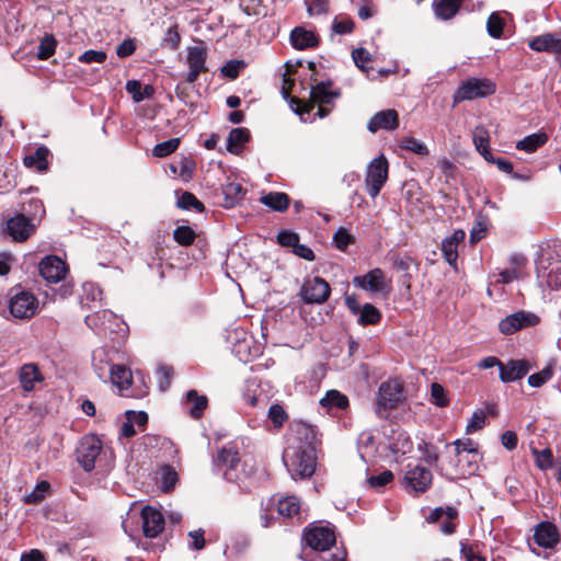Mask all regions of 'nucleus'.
<instances>
[{
  "label": "nucleus",
  "mask_w": 561,
  "mask_h": 561,
  "mask_svg": "<svg viewBox=\"0 0 561 561\" xmlns=\"http://www.w3.org/2000/svg\"><path fill=\"white\" fill-rule=\"evenodd\" d=\"M48 148L41 146L33 153L25 156L23 162L26 168L44 172L48 169Z\"/></svg>",
  "instance_id": "nucleus-27"
},
{
  "label": "nucleus",
  "mask_w": 561,
  "mask_h": 561,
  "mask_svg": "<svg viewBox=\"0 0 561 561\" xmlns=\"http://www.w3.org/2000/svg\"><path fill=\"white\" fill-rule=\"evenodd\" d=\"M268 416L276 426H280L287 419L284 409L278 404H273L268 410Z\"/></svg>",
  "instance_id": "nucleus-60"
},
{
  "label": "nucleus",
  "mask_w": 561,
  "mask_h": 561,
  "mask_svg": "<svg viewBox=\"0 0 561 561\" xmlns=\"http://www.w3.org/2000/svg\"><path fill=\"white\" fill-rule=\"evenodd\" d=\"M207 49L204 46H191L187 48L186 62L188 72L186 81L194 83L202 72L207 71L206 67Z\"/></svg>",
  "instance_id": "nucleus-15"
},
{
  "label": "nucleus",
  "mask_w": 561,
  "mask_h": 561,
  "mask_svg": "<svg viewBox=\"0 0 561 561\" xmlns=\"http://www.w3.org/2000/svg\"><path fill=\"white\" fill-rule=\"evenodd\" d=\"M548 141L546 133H535L517 141L516 149L528 153L535 152Z\"/></svg>",
  "instance_id": "nucleus-30"
},
{
  "label": "nucleus",
  "mask_w": 561,
  "mask_h": 561,
  "mask_svg": "<svg viewBox=\"0 0 561 561\" xmlns=\"http://www.w3.org/2000/svg\"><path fill=\"white\" fill-rule=\"evenodd\" d=\"M7 229L14 241L23 242L35 232V225L24 214H20L8 220Z\"/></svg>",
  "instance_id": "nucleus-16"
},
{
  "label": "nucleus",
  "mask_w": 561,
  "mask_h": 561,
  "mask_svg": "<svg viewBox=\"0 0 561 561\" xmlns=\"http://www.w3.org/2000/svg\"><path fill=\"white\" fill-rule=\"evenodd\" d=\"M38 308L37 298L30 291H19L9 299V310L15 319H30Z\"/></svg>",
  "instance_id": "nucleus-7"
},
{
  "label": "nucleus",
  "mask_w": 561,
  "mask_h": 561,
  "mask_svg": "<svg viewBox=\"0 0 561 561\" xmlns=\"http://www.w3.org/2000/svg\"><path fill=\"white\" fill-rule=\"evenodd\" d=\"M535 542L546 549L556 547L560 541V535L557 527L550 522L538 524L534 533Z\"/></svg>",
  "instance_id": "nucleus-19"
},
{
  "label": "nucleus",
  "mask_w": 561,
  "mask_h": 561,
  "mask_svg": "<svg viewBox=\"0 0 561 561\" xmlns=\"http://www.w3.org/2000/svg\"><path fill=\"white\" fill-rule=\"evenodd\" d=\"M473 144L477 148V150L480 152V154H488L489 153V133L488 130L482 127L478 126L474 128L472 133Z\"/></svg>",
  "instance_id": "nucleus-37"
},
{
  "label": "nucleus",
  "mask_w": 561,
  "mask_h": 561,
  "mask_svg": "<svg viewBox=\"0 0 561 561\" xmlns=\"http://www.w3.org/2000/svg\"><path fill=\"white\" fill-rule=\"evenodd\" d=\"M414 263L413 259L409 255H397L393 259V266L397 271L402 273H408L412 264Z\"/></svg>",
  "instance_id": "nucleus-63"
},
{
  "label": "nucleus",
  "mask_w": 561,
  "mask_h": 561,
  "mask_svg": "<svg viewBox=\"0 0 561 561\" xmlns=\"http://www.w3.org/2000/svg\"><path fill=\"white\" fill-rule=\"evenodd\" d=\"M320 404L323 408L332 409H345L348 405V399L345 394L337 390H329L325 396L320 400Z\"/></svg>",
  "instance_id": "nucleus-34"
},
{
  "label": "nucleus",
  "mask_w": 561,
  "mask_h": 561,
  "mask_svg": "<svg viewBox=\"0 0 561 561\" xmlns=\"http://www.w3.org/2000/svg\"><path fill=\"white\" fill-rule=\"evenodd\" d=\"M173 237L178 243L187 247L194 242L196 234L191 227L181 226L174 230Z\"/></svg>",
  "instance_id": "nucleus-44"
},
{
  "label": "nucleus",
  "mask_w": 561,
  "mask_h": 561,
  "mask_svg": "<svg viewBox=\"0 0 561 561\" xmlns=\"http://www.w3.org/2000/svg\"><path fill=\"white\" fill-rule=\"evenodd\" d=\"M290 42L296 49L300 50L318 45V38L314 33L301 26H297L291 31Z\"/></svg>",
  "instance_id": "nucleus-26"
},
{
  "label": "nucleus",
  "mask_w": 561,
  "mask_h": 561,
  "mask_svg": "<svg viewBox=\"0 0 561 561\" xmlns=\"http://www.w3.org/2000/svg\"><path fill=\"white\" fill-rule=\"evenodd\" d=\"M278 243L283 247H291L295 249L299 242V237L295 232L280 231L277 236Z\"/></svg>",
  "instance_id": "nucleus-61"
},
{
  "label": "nucleus",
  "mask_w": 561,
  "mask_h": 561,
  "mask_svg": "<svg viewBox=\"0 0 561 561\" xmlns=\"http://www.w3.org/2000/svg\"><path fill=\"white\" fill-rule=\"evenodd\" d=\"M504 21L497 13H492L486 22V28L490 36L500 38L503 34Z\"/></svg>",
  "instance_id": "nucleus-46"
},
{
  "label": "nucleus",
  "mask_w": 561,
  "mask_h": 561,
  "mask_svg": "<svg viewBox=\"0 0 561 561\" xmlns=\"http://www.w3.org/2000/svg\"><path fill=\"white\" fill-rule=\"evenodd\" d=\"M126 91L133 95L135 102H140L145 99H150L153 94V88L151 85H145L137 80H129L126 83Z\"/></svg>",
  "instance_id": "nucleus-35"
},
{
  "label": "nucleus",
  "mask_w": 561,
  "mask_h": 561,
  "mask_svg": "<svg viewBox=\"0 0 561 561\" xmlns=\"http://www.w3.org/2000/svg\"><path fill=\"white\" fill-rule=\"evenodd\" d=\"M249 138L250 134L247 128H233L227 139V150L231 153H239Z\"/></svg>",
  "instance_id": "nucleus-31"
},
{
  "label": "nucleus",
  "mask_w": 561,
  "mask_h": 561,
  "mask_svg": "<svg viewBox=\"0 0 561 561\" xmlns=\"http://www.w3.org/2000/svg\"><path fill=\"white\" fill-rule=\"evenodd\" d=\"M84 321L88 327L98 332L113 331L112 322H116V316L111 310L102 309L92 314H88Z\"/></svg>",
  "instance_id": "nucleus-23"
},
{
  "label": "nucleus",
  "mask_w": 561,
  "mask_h": 561,
  "mask_svg": "<svg viewBox=\"0 0 561 561\" xmlns=\"http://www.w3.org/2000/svg\"><path fill=\"white\" fill-rule=\"evenodd\" d=\"M328 11V0H310L308 2V13L310 15H320Z\"/></svg>",
  "instance_id": "nucleus-64"
},
{
  "label": "nucleus",
  "mask_w": 561,
  "mask_h": 561,
  "mask_svg": "<svg viewBox=\"0 0 561 561\" xmlns=\"http://www.w3.org/2000/svg\"><path fill=\"white\" fill-rule=\"evenodd\" d=\"M400 147L420 156H426L428 153L427 147L414 137L401 138Z\"/></svg>",
  "instance_id": "nucleus-41"
},
{
  "label": "nucleus",
  "mask_w": 561,
  "mask_h": 561,
  "mask_svg": "<svg viewBox=\"0 0 561 561\" xmlns=\"http://www.w3.org/2000/svg\"><path fill=\"white\" fill-rule=\"evenodd\" d=\"M106 59V53L103 50H87L80 57L79 60L84 64L98 62L102 64Z\"/></svg>",
  "instance_id": "nucleus-58"
},
{
  "label": "nucleus",
  "mask_w": 561,
  "mask_h": 561,
  "mask_svg": "<svg viewBox=\"0 0 561 561\" xmlns=\"http://www.w3.org/2000/svg\"><path fill=\"white\" fill-rule=\"evenodd\" d=\"M380 320L379 310L371 304H365L359 312L358 322L363 325L375 324Z\"/></svg>",
  "instance_id": "nucleus-38"
},
{
  "label": "nucleus",
  "mask_w": 561,
  "mask_h": 561,
  "mask_svg": "<svg viewBox=\"0 0 561 561\" xmlns=\"http://www.w3.org/2000/svg\"><path fill=\"white\" fill-rule=\"evenodd\" d=\"M178 206L182 209H192L194 208L198 213L204 211L205 207L202 202H199L194 194L190 192H184L178 199Z\"/></svg>",
  "instance_id": "nucleus-40"
},
{
  "label": "nucleus",
  "mask_w": 561,
  "mask_h": 561,
  "mask_svg": "<svg viewBox=\"0 0 561 561\" xmlns=\"http://www.w3.org/2000/svg\"><path fill=\"white\" fill-rule=\"evenodd\" d=\"M399 126V115L396 110L389 108L376 113L368 122L367 129L375 134L380 129L393 130Z\"/></svg>",
  "instance_id": "nucleus-18"
},
{
  "label": "nucleus",
  "mask_w": 561,
  "mask_h": 561,
  "mask_svg": "<svg viewBox=\"0 0 561 561\" xmlns=\"http://www.w3.org/2000/svg\"><path fill=\"white\" fill-rule=\"evenodd\" d=\"M261 203L273 210L284 211L288 208L289 197L285 193L273 192L266 195H263L260 198Z\"/></svg>",
  "instance_id": "nucleus-32"
},
{
  "label": "nucleus",
  "mask_w": 561,
  "mask_h": 561,
  "mask_svg": "<svg viewBox=\"0 0 561 561\" xmlns=\"http://www.w3.org/2000/svg\"><path fill=\"white\" fill-rule=\"evenodd\" d=\"M217 466L224 470V476L228 481L237 482L250 477L254 467L248 465V461H241L238 449L232 445L224 446L216 458Z\"/></svg>",
  "instance_id": "nucleus-2"
},
{
  "label": "nucleus",
  "mask_w": 561,
  "mask_h": 561,
  "mask_svg": "<svg viewBox=\"0 0 561 561\" xmlns=\"http://www.w3.org/2000/svg\"><path fill=\"white\" fill-rule=\"evenodd\" d=\"M101 442L95 436H85L77 449V459L85 471L95 467V459L101 451Z\"/></svg>",
  "instance_id": "nucleus-12"
},
{
  "label": "nucleus",
  "mask_w": 561,
  "mask_h": 561,
  "mask_svg": "<svg viewBox=\"0 0 561 561\" xmlns=\"http://www.w3.org/2000/svg\"><path fill=\"white\" fill-rule=\"evenodd\" d=\"M110 378L112 383L123 391L130 387L133 374L130 369L123 365H112L110 368Z\"/></svg>",
  "instance_id": "nucleus-28"
},
{
  "label": "nucleus",
  "mask_w": 561,
  "mask_h": 561,
  "mask_svg": "<svg viewBox=\"0 0 561 561\" xmlns=\"http://www.w3.org/2000/svg\"><path fill=\"white\" fill-rule=\"evenodd\" d=\"M352 57L355 65L363 71H368L366 64L371 60L370 53L365 48H357L352 51Z\"/></svg>",
  "instance_id": "nucleus-53"
},
{
  "label": "nucleus",
  "mask_w": 561,
  "mask_h": 561,
  "mask_svg": "<svg viewBox=\"0 0 561 561\" xmlns=\"http://www.w3.org/2000/svg\"><path fill=\"white\" fill-rule=\"evenodd\" d=\"M462 0H435L434 12L442 20L451 19L460 9Z\"/></svg>",
  "instance_id": "nucleus-29"
},
{
  "label": "nucleus",
  "mask_w": 561,
  "mask_h": 561,
  "mask_svg": "<svg viewBox=\"0 0 561 561\" xmlns=\"http://www.w3.org/2000/svg\"><path fill=\"white\" fill-rule=\"evenodd\" d=\"M431 396H432V399H433V402L437 405V407H446L449 402L446 393H445V389L443 386H440L439 383H433L432 387H431Z\"/></svg>",
  "instance_id": "nucleus-56"
},
{
  "label": "nucleus",
  "mask_w": 561,
  "mask_h": 561,
  "mask_svg": "<svg viewBox=\"0 0 561 561\" xmlns=\"http://www.w3.org/2000/svg\"><path fill=\"white\" fill-rule=\"evenodd\" d=\"M389 163L383 154L375 158L367 167L365 183L370 197L375 198L388 180Z\"/></svg>",
  "instance_id": "nucleus-6"
},
{
  "label": "nucleus",
  "mask_w": 561,
  "mask_h": 561,
  "mask_svg": "<svg viewBox=\"0 0 561 561\" xmlns=\"http://www.w3.org/2000/svg\"><path fill=\"white\" fill-rule=\"evenodd\" d=\"M56 41L51 35H46L37 47V57L45 60L55 54Z\"/></svg>",
  "instance_id": "nucleus-42"
},
{
  "label": "nucleus",
  "mask_w": 561,
  "mask_h": 561,
  "mask_svg": "<svg viewBox=\"0 0 561 561\" xmlns=\"http://www.w3.org/2000/svg\"><path fill=\"white\" fill-rule=\"evenodd\" d=\"M528 46L535 51H547L557 55L561 51V35L547 33L534 37Z\"/></svg>",
  "instance_id": "nucleus-21"
},
{
  "label": "nucleus",
  "mask_w": 561,
  "mask_h": 561,
  "mask_svg": "<svg viewBox=\"0 0 561 561\" xmlns=\"http://www.w3.org/2000/svg\"><path fill=\"white\" fill-rule=\"evenodd\" d=\"M50 484L47 481H41L36 484L35 489L28 494L24 495V502L27 504H37L42 502L48 492Z\"/></svg>",
  "instance_id": "nucleus-39"
},
{
  "label": "nucleus",
  "mask_w": 561,
  "mask_h": 561,
  "mask_svg": "<svg viewBox=\"0 0 561 561\" xmlns=\"http://www.w3.org/2000/svg\"><path fill=\"white\" fill-rule=\"evenodd\" d=\"M403 386L398 380H388L380 385L377 399V413L386 417L387 412L397 408L403 400Z\"/></svg>",
  "instance_id": "nucleus-5"
},
{
  "label": "nucleus",
  "mask_w": 561,
  "mask_h": 561,
  "mask_svg": "<svg viewBox=\"0 0 561 561\" xmlns=\"http://www.w3.org/2000/svg\"><path fill=\"white\" fill-rule=\"evenodd\" d=\"M38 271L45 280L56 284L65 278L68 268L66 263L58 256L47 255L39 262Z\"/></svg>",
  "instance_id": "nucleus-14"
},
{
  "label": "nucleus",
  "mask_w": 561,
  "mask_h": 561,
  "mask_svg": "<svg viewBox=\"0 0 561 561\" xmlns=\"http://www.w3.org/2000/svg\"><path fill=\"white\" fill-rule=\"evenodd\" d=\"M304 540L311 549L324 551L335 542V536L330 527L317 526L305 531Z\"/></svg>",
  "instance_id": "nucleus-13"
},
{
  "label": "nucleus",
  "mask_w": 561,
  "mask_h": 561,
  "mask_svg": "<svg viewBox=\"0 0 561 561\" xmlns=\"http://www.w3.org/2000/svg\"><path fill=\"white\" fill-rule=\"evenodd\" d=\"M293 442L284 451V462L291 478H309L316 470V428L307 423H298L293 428Z\"/></svg>",
  "instance_id": "nucleus-1"
},
{
  "label": "nucleus",
  "mask_w": 561,
  "mask_h": 561,
  "mask_svg": "<svg viewBox=\"0 0 561 561\" xmlns=\"http://www.w3.org/2000/svg\"><path fill=\"white\" fill-rule=\"evenodd\" d=\"M341 92L339 90H332V82H319L311 88L310 98L308 101H301L299 99H293L291 103L298 105L296 112L299 114L309 113L316 104L325 105L331 104L334 99L339 98Z\"/></svg>",
  "instance_id": "nucleus-4"
},
{
  "label": "nucleus",
  "mask_w": 561,
  "mask_h": 561,
  "mask_svg": "<svg viewBox=\"0 0 561 561\" xmlns=\"http://www.w3.org/2000/svg\"><path fill=\"white\" fill-rule=\"evenodd\" d=\"M354 237L345 228H340L333 236L335 247L342 251L354 243Z\"/></svg>",
  "instance_id": "nucleus-50"
},
{
  "label": "nucleus",
  "mask_w": 561,
  "mask_h": 561,
  "mask_svg": "<svg viewBox=\"0 0 561 561\" xmlns=\"http://www.w3.org/2000/svg\"><path fill=\"white\" fill-rule=\"evenodd\" d=\"M495 92V84L489 79H470L463 82L457 91L459 100H474Z\"/></svg>",
  "instance_id": "nucleus-11"
},
{
  "label": "nucleus",
  "mask_w": 561,
  "mask_h": 561,
  "mask_svg": "<svg viewBox=\"0 0 561 561\" xmlns=\"http://www.w3.org/2000/svg\"><path fill=\"white\" fill-rule=\"evenodd\" d=\"M330 293V285L323 278L316 276L305 279L299 296L306 304H322L327 301Z\"/></svg>",
  "instance_id": "nucleus-8"
},
{
  "label": "nucleus",
  "mask_w": 561,
  "mask_h": 561,
  "mask_svg": "<svg viewBox=\"0 0 561 561\" xmlns=\"http://www.w3.org/2000/svg\"><path fill=\"white\" fill-rule=\"evenodd\" d=\"M141 518L144 535L148 538L157 537L164 529L162 514L151 506H145L141 510Z\"/></svg>",
  "instance_id": "nucleus-17"
},
{
  "label": "nucleus",
  "mask_w": 561,
  "mask_h": 561,
  "mask_svg": "<svg viewBox=\"0 0 561 561\" xmlns=\"http://www.w3.org/2000/svg\"><path fill=\"white\" fill-rule=\"evenodd\" d=\"M432 472L421 466L408 469L403 476V486L407 491L423 493L432 484Z\"/></svg>",
  "instance_id": "nucleus-10"
},
{
  "label": "nucleus",
  "mask_w": 561,
  "mask_h": 561,
  "mask_svg": "<svg viewBox=\"0 0 561 561\" xmlns=\"http://www.w3.org/2000/svg\"><path fill=\"white\" fill-rule=\"evenodd\" d=\"M539 320L540 319L537 314L520 310L501 320L499 323V330L502 334L511 335L524 328L538 324Z\"/></svg>",
  "instance_id": "nucleus-9"
},
{
  "label": "nucleus",
  "mask_w": 561,
  "mask_h": 561,
  "mask_svg": "<svg viewBox=\"0 0 561 561\" xmlns=\"http://www.w3.org/2000/svg\"><path fill=\"white\" fill-rule=\"evenodd\" d=\"M458 516V512L456 508L454 507H446V508H443V507H436L435 510H433L428 516V522L431 523H438V522H442L443 519H445L446 517L448 518H457Z\"/></svg>",
  "instance_id": "nucleus-48"
},
{
  "label": "nucleus",
  "mask_w": 561,
  "mask_h": 561,
  "mask_svg": "<svg viewBox=\"0 0 561 561\" xmlns=\"http://www.w3.org/2000/svg\"><path fill=\"white\" fill-rule=\"evenodd\" d=\"M277 511L282 516L293 517L300 511V501L296 496H285L278 501Z\"/></svg>",
  "instance_id": "nucleus-36"
},
{
  "label": "nucleus",
  "mask_w": 561,
  "mask_h": 561,
  "mask_svg": "<svg viewBox=\"0 0 561 561\" xmlns=\"http://www.w3.org/2000/svg\"><path fill=\"white\" fill-rule=\"evenodd\" d=\"M225 206L233 207L244 195V188L240 183L230 182L222 187Z\"/></svg>",
  "instance_id": "nucleus-33"
},
{
  "label": "nucleus",
  "mask_w": 561,
  "mask_h": 561,
  "mask_svg": "<svg viewBox=\"0 0 561 561\" xmlns=\"http://www.w3.org/2000/svg\"><path fill=\"white\" fill-rule=\"evenodd\" d=\"M442 252H443L445 260L450 265H455L457 257H458L457 245L454 244L453 242L444 239L442 242Z\"/></svg>",
  "instance_id": "nucleus-57"
},
{
  "label": "nucleus",
  "mask_w": 561,
  "mask_h": 561,
  "mask_svg": "<svg viewBox=\"0 0 561 561\" xmlns=\"http://www.w3.org/2000/svg\"><path fill=\"white\" fill-rule=\"evenodd\" d=\"M392 479H393L392 472L389 470H385L378 476H371L368 479V482H369L370 486H373V488H380V486H385L386 484L391 482Z\"/></svg>",
  "instance_id": "nucleus-59"
},
{
  "label": "nucleus",
  "mask_w": 561,
  "mask_h": 561,
  "mask_svg": "<svg viewBox=\"0 0 561 561\" xmlns=\"http://www.w3.org/2000/svg\"><path fill=\"white\" fill-rule=\"evenodd\" d=\"M485 425V414L483 411L478 410L473 412L472 416L470 417L469 422L466 426V433L471 434L479 430H481Z\"/></svg>",
  "instance_id": "nucleus-52"
},
{
  "label": "nucleus",
  "mask_w": 561,
  "mask_h": 561,
  "mask_svg": "<svg viewBox=\"0 0 561 561\" xmlns=\"http://www.w3.org/2000/svg\"><path fill=\"white\" fill-rule=\"evenodd\" d=\"M460 546V553L466 561H485L478 545L461 542Z\"/></svg>",
  "instance_id": "nucleus-45"
},
{
  "label": "nucleus",
  "mask_w": 561,
  "mask_h": 561,
  "mask_svg": "<svg viewBox=\"0 0 561 561\" xmlns=\"http://www.w3.org/2000/svg\"><path fill=\"white\" fill-rule=\"evenodd\" d=\"M180 145V138H171L167 141L160 142L153 148V156L158 158H164L174 152Z\"/></svg>",
  "instance_id": "nucleus-43"
},
{
  "label": "nucleus",
  "mask_w": 561,
  "mask_h": 561,
  "mask_svg": "<svg viewBox=\"0 0 561 561\" xmlns=\"http://www.w3.org/2000/svg\"><path fill=\"white\" fill-rule=\"evenodd\" d=\"M19 380L24 391H33L36 382L43 381V376L37 365L30 363L24 364L19 371Z\"/></svg>",
  "instance_id": "nucleus-24"
},
{
  "label": "nucleus",
  "mask_w": 561,
  "mask_h": 561,
  "mask_svg": "<svg viewBox=\"0 0 561 561\" xmlns=\"http://www.w3.org/2000/svg\"><path fill=\"white\" fill-rule=\"evenodd\" d=\"M244 66L242 60H230L221 68V73L229 79H236Z\"/></svg>",
  "instance_id": "nucleus-54"
},
{
  "label": "nucleus",
  "mask_w": 561,
  "mask_h": 561,
  "mask_svg": "<svg viewBox=\"0 0 561 561\" xmlns=\"http://www.w3.org/2000/svg\"><path fill=\"white\" fill-rule=\"evenodd\" d=\"M208 400L206 396L198 394L194 389L188 390L185 396V405L188 414L194 419H199L207 408Z\"/></svg>",
  "instance_id": "nucleus-25"
},
{
  "label": "nucleus",
  "mask_w": 561,
  "mask_h": 561,
  "mask_svg": "<svg viewBox=\"0 0 561 561\" xmlns=\"http://www.w3.org/2000/svg\"><path fill=\"white\" fill-rule=\"evenodd\" d=\"M479 453H454L447 460L438 463L442 474L453 480L473 476L479 470Z\"/></svg>",
  "instance_id": "nucleus-3"
},
{
  "label": "nucleus",
  "mask_w": 561,
  "mask_h": 561,
  "mask_svg": "<svg viewBox=\"0 0 561 561\" xmlns=\"http://www.w3.org/2000/svg\"><path fill=\"white\" fill-rule=\"evenodd\" d=\"M353 283L366 290L381 291L385 287V275L380 268H374L365 275L356 276Z\"/></svg>",
  "instance_id": "nucleus-22"
},
{
  "label": "nucleus",
  "mask_w": 561,
  "mask_h": 561,
  "mask_svg": "<svg viewBox=\"0 0 561 561\" xmlns=\"http://www.w3.org/2000/svg\"><path fill=\"white\" fill-rule=\"evenodd\" d=\"M354 28V22L351 19L334 20L332 30L336 34H348Z\"/></svg>",
  "instance_id": "nucleus-62"
},
{
  "label": "nucleus",
  "mask_w": 561,
  "mask_h": 561,
  "mask_svg": "<svg viewBox=\"0 0 561 561\" xmlns=\"http://www.w3.org/2000/svg\"><path fill=\"white\" fill-rule=\"evenodd\" d=\"M178 482V473L170 467L162 468L161 488L164 492H170Z\"/></svg>",
  "instance_id": "nucleus-47"
},
{
  "label": "nucleus",
  "mask_w": 561,
  "mask_h": 561,
  "mask_svg": "<svg viewBox=\"0 0 561 561\" xmlns=\"http://www.w3.org/2000/svg\"><path fill=\"white\" fill-rule=\"evenodd\" d=\"M530 365L525 359H511L506 365H501L500 379L503 382H511L522 379L528 374Z\"/></svg>",
  "instance_id": "nucleus-20"
},
{
  "label": "nucleus",
  "mask_w": 561,
  "mask_h": 561,
  "mask_svg": "<svg viewBox=\"0 0 561 561\" xmlns=\"http://www.w3.org/2000/svg\"><path fill=\"white\" fill-rule=\"evenodd\" d=\"M552 377V369L549 367L543 368L537 374H533L528 377V383L531 387H540L546 383Z\"/></svg>",
  "instance_id": "nucleus-55"
},
{
  "label": "nucleus",
  "mask_w": 561,
  "mask_h": 561,
  "mask_svg": "<svg viewBox=\"0 0 561 561\" xmlns=\"http://www.w3.org/2000/svg\"><path fill=\"white\" fill-rule=\"evenodd\" d=\"M172 376H173V370L171 367H169L167 365H159L157 367L158 382H159V387L162 391H165L170 387Z\"/></svg>",
  "instance_id": "nucleus-49"
},
{
  "label": "nucleus",
  "mask_w": 561,
  "mask_h": 561,
  "mask_svg": "<svg viewBox=\"0 0 561 561\" xmlns=\"http://www.w3.org/2000/svg\"><path fill=\"white\" fill-rule=\"evenodd\" d=\"M451 444H447L446 448H449ZM454 453H479L478 444L470 438L457 439L453 443Z\"/></svg>",
  "instance_id": "nucleus-51"
}]
</instances>
